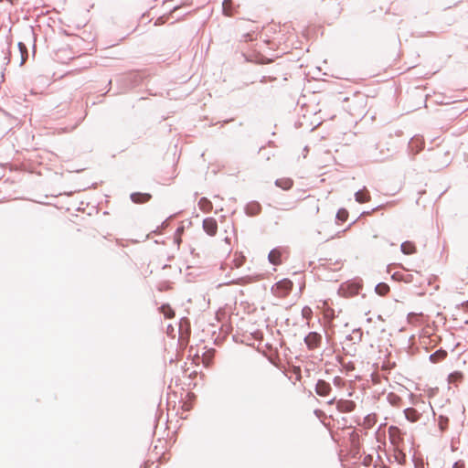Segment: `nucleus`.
I'll use <instances>...</instances> for the list:
<instances>
[{"mask_svg":"<svg viewBox=\"0 0 468 468\" xmlns=\"http://www.w3.org/2000/svg\"><path fill=\"white\" fill-rule=\"evenodd\" d=\"M30 35L32 36V37L34 38V31L33 29L30 30Z\"/></svg>","mask_w":468,"mask_h":468,"instance_id":"473e14b6","label":"nucleus"},{"mask_svg":"<svg viewBox=\"0 0 468 468\" xmlns=\"http://www.w3.org/2000/svg\"><path fill=\"white\" fill-rule=\"evenodd\" d=\"M17 46L19 48V52L21 54V64H23L27 59V56H28L27 47L23 42H18Z\"/></svg>","mask_w":468,"mask_h":468,"instance_id":"6ab92c4d","label":"nucleus"},{"mask_svg":"<svg viewBox=\"0 0 468 468\" xmlns=\"http://www.w3.org/2000/svg\"><path fill=\"white\" fill-rule=\"evenodd\" d=\"M223 13L227 16H232L234 15V8L232 0H224L222 4Z\"/></svg>","mask_w":468,"mask_h":468,"instance_id":"dca6fc26","label":"nucleus"},{"mask_svg":"<svg viewBox=\"0 0 468 468\" xmlns=\"http://www.w3.org/2000/svg\"><path fill=\"white\" fill-rule=\"evenodd\" d=\"M282 251L279 249H274L271 250L268 258L270 262L272 263L273 265H280L282 262Z\"/></svg>","mask_w":468,"mask_h":468,"instance_id":"0eeeda50","label":"nucleus"},{"mask_svg":"<svg viewBox=\"0 0 468 468\" xmlns=\"http://www.w3.org/2000/svg\"><path fill=\"white\" fill-rule=\"evenodd\" d=\"M356 404L352 400L341 399L337 401L336 408L341 412H351L355 410Z\"/></svg>","mask_w":468,"mask_h":468,"instance_id":"39448f33","label":"nucleus"},{"mask_svg":"<svg viewBox=\"0 0 468 468\" xmlns=\"http://www.w3.org/2000/svg\"><path fill=\"white\" fill-rule=\"evenodd\" d=\"M131 198L134 203H145L151 199V195L147 193H133L131 195Z\"/></svg>","mask_w":468,"mask_h":468,"instance_id":"9d476101","label":"nucleus"},{"mask_svg":"<svg viewBox=\"0 0 468 468\" xmlns=\"http://www.w3.org/2000/svg\"><path fill=\"white\" fill-rule=\"evenodd\" d=\"M401 251L406 255H410L416 252V246L411 241H405L400 246Z\"/></svg>","mask_w":468,"mask_h":468,"instance_id":"ddd939ff","label":"nucleus"},{"mask_svg":"<svg viewBox=\"0 0 468 468\" xmlns=\"http://www.w3.org/2000/svg\"><path fill=\"white\" fill-rule=\"evenodd\" d=\"M213 356H214L213 350H208L206 353H204V355L202 356V363L204 364V366L206 367H210V365L212 364Z\"/></svg>","mask_w":468,"mask_h":468,"instance_id":"a211bd4d","label":"nucleus"},{"mask_svg":"<svg viewBox=\"0 0 468 468\" xmlns=\"http://www.w3.org/2000/svg\"><path fill=\"white\" fill-rule=\"evenodd\" d=\"M203 229L209 236H215L218 232V223L214 218H207L203 220Z\"/></svg>","mask_w":468,"mask_h":468,"instance_id":"20e7f679","label":"nucleus"},{"mask_svg":"<svg viewBox=\"0 0 468 468\" xmlns=\"http://www.w3.org/2000/svg\"><path fill=\"white\" fill-rule=\"evenodd\" d=\"M243 262V257H239V260H237L236 266L239 267Z\"/></svg>","mask_w":468,"mask_h":468,"instance_id":"cd10ccee","label":"nucleus"},{"mask_svg":"<svg viewBox=\"0 0 468 468\" xmlns=\"http://www.w3.org/2000/svg\"><path fill=\"white\" fill-rule=\"evenodd\" d=\"M313 314V311L309 306H304L302 310V315L306 320H310Z\"/></svg>","mask_w":468,"mask_h":468,"instance_id":"4be33fe9","label":"nucleus"},{"mask_svg":"<svg viewBox=\"0 0 468 468\" xmlns=\"http://www.w3.org/2000/svg\"><path fill=\"white\" fill-rule=\"evenodd\" d=\"M336 218L342 222H345L347 220L348 218V212L346 209L345 208H341L338 210L337 214H336Z\"/></svg>","mask_w":468,"mask_h":468,"instance_id":"412c9836","label":"nucleus"},{"mask_svg":"<svg viewBox=\"0 0 468 468\" xmlns=\"http://www.w3.org/2000/svg\"><path fill=\"white\" fill-rule=\"evenodd\" d=\"M198 207L204 213H209L213 209V205L207 197H201L198 201Z\"/></svg>","mask_w":468,"mask_h":468,"instance_id":"9b49d317","label":"nucleus"},{"mask_svg":"<svg viewBox=\"0 0 468 468\" xmlns=\"http://www.w3.org/2000/svg\"><path fill=\"white\" fill-rule=\"evenodd\" d=\"M292 282L288 279H283L280 282H278L273 287H272V292L275 296L279 298H284L286 297L292 289Z\"/></svg>","mask_w":468,"mask_h":468,"instance_id":"f257e3e1","label":"nucleus"},{"mask_svg":"<svg viewBox=\"0 0 468 468\" xmlns=\"http://www.w3.org/2000/svg\"><path fill=\"white\" fill-rule=\"evenodd\" d=\"M183 407H184V409H185V410H190V407H189L188 405H186V404H185Z\"/></svg>","mask_w":468,"mask_h":468,"instance_id":"c756f323","label":"nucleus"},{"mask_svg":"<svg viewBox=\"0 0 468 468\" xmlns=\"http://www.w3.org/2000/svg\"><path fill=\"white\" fill-rule=\"evenodd\" d=\"M304 342L310 350L316 349L322 342V335L316 332H310L304 338Z\"/></svg>","mask_w":468,"mask_h":468,"instance_id":"7ed1b4c3","label":"nucleus"},{"mask_svg":"<svg viewBox=\"0 0 468 468\" xmlns=\"http://www.w3.org/2000/svg\"><path fill=\"white\" fill-rule=\"evenodd\" d=\"M463 374L460 371H454L451 373L448 377L449 383L454 385L455 387H457L458 384L463 381Z\"/></svg>","mask_w":468,"mask_h":468,"instance_id":"f8f14e48","label":"nucleus"},{"mask_svg":"<svg viewBox=\"0 0 468 468\" xmlns=\"http://www.w3.org/2000/svg\"><path fill=\"white\" fill-rule=\"evenodd\" d=\"M160 312L164 314V316L167 319H171L175 316V311L168 304H163L159 308Z\"/></svg>","mask_w":468,"mask_h":468,"instance_id":"f3484780","label":"nucleus"},{"mask_svg":"<svg viewBox=\"0 0 468 468\" xmlns=\"http://www.w3.org/2000/svg\"><path fill=\"white\" fill-rule=\"evenodd\" d=\"M78 218H79V216H78V215H74V216H73V218L71 219V221H72L73 223L79 224V223H78V221H77Z\"/></svg>","mask_w":468,"mask_h":468,"instance_id":"c85d7f7f","label":"nucleus"},{"mask_svg":"<svg viewBox=\"0 0 468 468\" xmlns=\"http://www.w3.org/2000/svg\"><path fill=\"white\" fill-rule=\"evenodd\" d=\"M397 453H396V459L399 461V463L400 464H403L405 463V461H406V455L405 453L401 451V450H396Z\"/></svg>","mask_w":468,"mask_h":468,"instance_id":"5701e85b","label":"nucleus"},{"mask_svg":"<svg viewBox=\"0 0 468 468\" xmlns=\"http://www.w3.org/2000/svg\"><path fill=\"white\" fill-rule=\"evenodd\" d=\"M447 352L444 350H438L431 355L430 359L432 363H438L445 359Z\"/></svg>","mask_w":468,"mask_h":468,"instance_id":"2eb2a0df","label":"nucleus"},{"mask_svg":"<svg viewBox=\"0 0 468 468\" xmlns=\"http://www.w3.org/2000/svg\"><path fill=\"white\" fill-rule=\"evenodd\" d=\"M376 292L378 294L384 296L389 292V286L386 283H379L376 287Z\"/></svg>","mask_w":468,"mask_h":468,"instance_id":"aec40b11","label":"nucleus"},{"mask_svg":"<svg viewBox=\"0 0 468 468\" xmlns=\"http://www.w3.org/2000/svg\"><path fill=\"white\" fill-rule=\"evenodd\" d=\"M275 184L283 190H289L292 186L293 181L291 178H281L276 180Z\"/></svg>","mask_w":468,"mask_h":468,"instance_id":"4468645a","label":"nucleus"},{"mask_svg":"<svg viewBox=\"0 0 468 468\" xmlns=\"http://www.w3.org/2000/svg\"><path fill=\"white\" fill-rule=\"evenodd\" d=\"M243 262V257H239V260H237L236 266L239 267Z\"/></svg>","mask_w":468,"mask_h":468,"instance_id":"bb28decb","label":"nucleus"},{"mask_svg":"<svg viewBox=\"0 0 468 468\" xmlns=\"http://www.w3.org/2000/svg\"><path fill=\"white\" fill-rule=\"evenodd\" d=\"M461 464L459 463H456L454 468H459Z\"/></svg>","mask_w":468,"mask_h":468,"instance_id":"2f4dec72","label":"nucleus"},{"mask_svg":"<svg viewBox=\"0 0 468 468\" xmlns=\"http://www.w3.org/2000/svg\"><path fill=\"white\" fill-rule=\"evenodd\" d=\"M462 309L464 311V312H468V300L466 302H463L462 303Z\"/></svg>","mask_w":468,"mask_h":468,"instance_id":"393cba45","label":"nucleus"},{"mask_svg":"<svg viewBox=\"0 0 468 468\" xmlns=\"http://www.w3.org/2000/svg\"><path fill=\"white\" fill-rule=\"evenodd\" d=\"M355 198H356V202L363 204V203L369 202L371 197H370V194L367 191V189L366 187H364L363 189L357 191L355 194Z\"/></svg>","mask_w":468,"mask_h":468,"instance_id":"6e6552de","label":"nucleus"},{"mask_svg":"<svg viewBox=\"0 0 468 468\" xmlns=\"http://www.w3.org/2000/svg\"><path fill=\"white\" fill-rule=\"evenodd\" d=\"M388 439L396 450H399L403 443V434L396 426H390L388 428Z\"/></svg>","mask_w":468,"mask_h":468,"instance_id":"f03ea898","label":"nucleus"},{"mask_svg":"<svg viewBox=\"0 0 468 468\" xmlns=\"http://www.w3.org/2000/svg\"><path fill=\"white\" fill-rule=\"evenodd\" d=\"M406 419L410 422H416L420 420V414L413 408H408L404 410Z\"/></svg>","mask_w":468,"mask_h":468,"instance_id":"1a4fd4ad","label":"nucleus"},{"mask_svg":"<svg viewBox=\"0 0 468 468\" xmlns=\"http://www.w3.org/2000/svg\"><path fill=\"white\" fill-rule=\"evenodd\" d=\"M80 60H81V61H86V54H85V53H83V54L80 55V56H79V57H77V58H74L72 59V64H77V62H78V61H80Z\"/></svg>","mask_w":468,"mask_h":468,"instance_id":"b1692460","label":"nucleus"},{"mask_svg":"<svg viewBox=\"0 0 468 468\" xmlns=\"http://www.w3.org/2000/svg\"><path fill=\"white\" fill-rule=\"evenodd\" d=\"M75 65L76 66H80V69H86L87 68L86 61L77 62V64H75Z\"/></svg>","mask_w":468,"mask_h":468,"instance_id":"a878e982","label":"nucleus"},{"mask_svg":"<svg viewBox=\"0 0 468 468\" xmlns=\"http://www.w3.org/2000/svg\"><path fill=\"white\" fill-rule=\"evenodd\" d=\"M315 391L319 396H327L331 391V386L324 380H318L315 386Z\"/></svg>","mask_w":468,"mask_h":468,"instance_id":"423d86ee","label":"nucleus"},{"mask_svg":"<svg viewBox=\"0 0 468 468\" xmlns=\"http://www.w3.org/2000/svg\"><path fill=\"white\" fill-rule=\"evenodd\" d=\"M161 19H162V18H158V19H157V21H156V23H155V25L162 23V20H161Z\"/></svg>","mask_w":468,"mask_h":468,"instance_id":"7c9ffc66","label":"nucleus"}]
</instances>
